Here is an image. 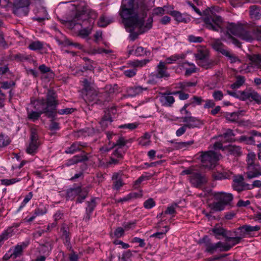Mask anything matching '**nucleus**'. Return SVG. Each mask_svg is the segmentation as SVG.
Returning <instances> with one entry per match:
<instances>
[{
	"label": "nucleus",
	"instance_id": "f257e3e1",
	"mask_svg": "<svg viewBox=\"0 0 261 261\" xmlns=\"http://www.w3.org/2000/svg\"><path fill=\"white\" fill-rule=\"evenodd\" d=\"M138 5V0H123L119 11L125 29L130 32L129 37L132 41L139 35L138 33L133 32L134 30H137L140 34L144 33L151 28L153 21L152 17L145 19L146 13L141 12Z\"/></svg>",
	"mask_w": 261,
	"mask_h": 261
},
{
	"label": "nucleus",
	"instance_id": "f03ea898",
	"mask_svg": "<svg viewBox=\"0 0 261 261\" xmlns=\"http://www.w3.org/2000/svg\"><path fill=\"white\" fill-rule=\"evenodd\" d=\"M57 105L55 93L53 90H49L46 99L36 100L27 108L28 118L34 122L43 113L51 115L50 113L54 112Z\"/></svg>",
	"mask_w": 261,
	"mask_h": 261
},
{
	"label": "nucleus",
	"instance_id": "7ed1b4c3",
	"mask_svg": "<svg viewBox=\"0 0 261 261\" xmlns=\"http://www.w3.org/2000/svg\"><path fill=\"white\" fill-rule=\"evenodd\" d=\"M73 6L75 7L76 11V14L72 19H68L66 23L71 28H73L76 25H86V20H88L90 24L93 23V20L96 17V14L93 10H88L85 8V4L82 2L73 1Z\"/></svg>",
	"mask_w": 261,
	"mask_h": 261
},
{
	"label": "nucleus",
	"instance_id": "20e7f679",
	"mask_svg": "<svg viewBox=\"0 0 261 261\" xmlns=\"http://www.w3.org/2000/svg\"><path fill=\"white\" fill-rule=\"evenodd\" d=\"M222 11L219 7H213L206 9L203 14L205 16L204 22L206 28L215 31H219L224 25L223 19L221 16L217 15L216 13H219Z\"/></svg>",
	"mask_w": 261,
	"mask_h": 261
},
{
	"label": "nucleus",
	"instance_id": "39448f33",
	"mask_svg": "<svg viewBox=\"0 0 261 261\" xmlns=\"http://www.w3.org/2000/svg\"><path fill=\"white\" fill-rule=\"evenodd\" d=\"M223 24V26L219 29L222 39L228 43H232L236 45H239V42L233 36H240L243 30L242 25L234 23H225L224 21Z\"/></svg>",
	"mask_w": 261,
	"mask_h": 261
},
{
	"label": "nucleus",
	"instance_id": "423d86ee",
	"mask_svg": "<svg viewBox=\"0 0 261 261\" xmlns=\"http://www.w3.org/2000/svg\"><path fill=\"white\" fill-rule=\"evenodd\" d=\"M38 1L41 3L42 0H14L12 10L16 15L19 16H26L30 11L29 6L31 3Z\"/></svg>",
	"mask_w": 261,
	"mask_h": 261
},
{
	"label": "nucleus",
	"instance_id": "0eeeda50",
	"mask_svg": "<svg viewBox=\"0 0 261 261\" xmlns=\"http://www.w3.org/2000/svg\"><path fill=\"white\" fill-rule=\"evenodd\" d=\"M220 154L213 151L201 152L199 158L203 167L211 168L220 159Z\"/></svg>",
	"mask_w": 261,
	"mask_h": 261
},
{
	"label": "nucleus",
	"instance_id": "6e6552de",
	"mask_svg": "<svg viewBox=\"0 0 261 261\" xmlns=\"http://www.w3.org/2000/svg\"><path fill=\"white\" fill-rule=\"evenodd\" d=\"M249 64H243L239 68V71L245 73L253 71L255 69H261V55H254L249 56Z\"/></svg>",
	"mask_w": 261,
	"mask_h": 261
},
{
	"label": "nucleus",
	"instance_id": "1a4fd4ad",
	"mask_svg": "<svg viewBox=\"0 0 261 261\" xmlns=\"http://www.w3.org/2000/svg\"><path fill=\"white\" fill-rule=\"evenodd\" d=\"M195 57L198 65L205 69L210 68L214 64L212 60L208 59V51L206 49L198 50Z\"/></svg>",
	"mask_w": 261,
	"mask_h": 261
},
{
	"label": "nucleus",
	"instance_id": "9d476101",
	"mask_svg": "<svg viewBox=\"0 0 261 261\" xmlns=\"http://www.w3.org/2000/svg\"><path fill=\"white\" fill-rule=\"evenodd\" d=\"M201 243L204 244L206 251L208 252L213 253L218 250L222 251L229 250V247H224V243L219 242L217 243H211L207 237H204L201 240Z\"/></svg>",
	"mask_w": 261,
	"mask_h": 261
},
{
	"label": "nucleus",
	"instance_id": "9b49d317",
	"mask_svg": "<svg viewBox=\"0 0 261 261\" xmlns=\"http://www.w3.org/2000/svg\"><path fill=\"white\" fill-rule=\"evenodd\" d=\"M42 1L41 3H39L38 1H37V3H34L36 6H40V8H38L35 12L37 15L34 18V19L39 21L44 19H48L49 18L48 13L45 8L43 6L44 1L42 0Z\"/></svg>",
	"mask_w": 261,
	"mask_h": 261
},
{
	"label": "nucleus",
	"instance_id": "f8f14e48",
	"mask_svg": "<svg viewBox=\"0 0 261 261\" xmlns=\"http://www.w3.org/2000/svg\"><path fill=\"white\" fill-rule=\"evenodd\" d=\"M87 193V190L86 189H82L81 187H78L71 189L68 191V195L69 196L70 195L79 196L77 201L80 203H82L85 198Z\"/></svg>",
	"mask_w": 261,
	"mask_h": 261
},
{
	"label": "nucleus",
	"instance_id": "ddd939ff",
	"mask_svg": "<svg viewBox=\"0 0 261 261\" xmlns=\"http://www.w3.org/2000/svg\"><path fill=\"white\" fill-rule=\"evenodd\" d=\"M261 33V31L259 32ZM241 39L245 40L247 41H252L256 39L258 41H261V36L255 35L254 30L252 31H245L243 29L242 32L239 36Z\"/></svg>",
	"mask_w": 261,
	"mask_h": 261
},
{
	"label": "nucleus",
	"instance_id": "4468645a",
	"mask_svg": "<svg viewBox=\"0 0 261 261\" xmlns=\"http://www.w3.org/2000/svg\"><path fill=\"white\" fill-rule=\"evenodd\" d=\"M247 177L249 179L261 175V168L257 164L247 166Z\"/></svg>",
	"mask_w": 261,
	"mask_h": 261
},
{
	"label": "nucleus",
	"instance_id": "2eb2a0df",
	"mask_svg": "<svg viewBox=\"0 0 261 261\" xmlns=\"http://www.w3.org/2000/svg\"><path fill=\"white\" fill-rule=\"evenodd\" d=\"M153 76L156 78H163L169 76V74L167 71V67L165 63L160 61L157 66L155 72L153 74Z\"/></svg>",
	"mask_w": 261,
	"mask_h": 261
},
{
	"label": "nucleus",
	"instance_id": "dca6fc26",
	"mask_svg": "<svg viewBox=\"0 0 261 261\" xmlns=\"http://www.w3.org/2000/svg\"><path fill=\"white\" fill-rule=\"evenodd\" d=\"M189 180L191 184L195 187H199L206 182L204 177L197 172L192 173V175L190 176Z\"/></svg>",
	"mask_w": 261,
	"mask_h": 261
},
{
	"label": "nucleus",
	"instance_id": "f3484780",
	"mask_svg": "<svg viewBox=\"0 0 261 261\" xmlns=\"http://www.w3.org/2000/svg\"><path fill=\"white\" fill-rule=\"evenodd\" d=\"M182 121L186 123V126L189 128L199 127L203 124L199 119L191 116L184 117Z\"/></svg>",
	"mask_w": 261,
	"mask_h": 261
},
{
	"label": "nucleus",
	"instance_id": "a211bd4d",
	"mask_svg": "<svg viewBox=\"0 0 261 261\" xmlns=\"http://www.w3.org/2000/svg\"><path fill=\"white\" fill-rule=\"evenodd\" d=\"M244 178L241 175L234 176L233 179V188L237 191H241L247 189V185H245L243 182Z\"/></svg>",
	"mask_w": 261,
	"mask_h": 261
},
{
	"label": "nucleus",
	"instance_id": "6ab92c4d",
	"mask_svg": "<svg viewBox=\"0 0 261 261\" xmlns=\"http://www.w3.org/2000/svg\"><path fill=\"white\" fill-rule=\"evenodd\" d=\"M162 105L164 106H171L175 101L174 98L171 94H162L159 97Z\"/></svg>",
	"mask_w": 261,
	"mask_h": 261
},
{
	"label": "nucleus",
	"instance_id": "aec40b11",
	"mask_svg": "<svg viewBox=\"0 0 261 261\" xmlns=\"http://www.w3.org/2000/svg\"><path fill=\"white\" fill-rule=\"evenodd\" d=\"M215 197L221 202H223L225 205L229 203L233 198L232 194L230 193H225L224 192H219L215 194Z\"/></svg>",
	"mask_w": 261,
	"mask_h": 261
},
{
	"label": "nucleus",
	"instance_id": "412c9836",
	"mask_svg": "<svg viewBox=\"0 0 261 261\" xmlns=\"http://www.w3.org/2000/svg\"><path fill=\"white\" fill-rule=\"evenodd\" d=\"M180 67L181 69L185 71V74L186 75H190L192 73L196 72V68L193 63L185 62L180 65Z\"/></svg>",
	"mask_w": 261,
	"mask_h": 261
},
{
	"label": "nucleus",
	"instance_id": "4be33fe9",
	"mask_svg": "<svg viewBox=\"0 0 261 261\" xmlns=\"http://www.w3.org/2000/svg\"><path fill=\"white\" fill-rule=\"evenodd\" d=\"M210 231L214 233L217 239H219L220 236L226 237L227 235L226 230L219 224L216 225Z\"/></svg>",
	"mask_w": 261,
	"mask_h": 261
},
{
	"label": "nucleus",
	"instance_id": "5701e85b",
	"mask_svg": "<svg viewBox=\"0 0 261 261\" xmlns=\"http://www.w3.org/2000/svg\"><path fill=\"white\" fill-rule=\"evenodd\" d=\"M250 91H239L237 92L229 93V94L234 97L240 99V100H246L250 99Z\"/></svg>",
	"mask_w": 261,
	"mask_h": 261
},
{
	"label": "nucleus",
	"instance_id": "b1692460",
	"mask_svg": "<svg viewBox=\"0 0 261 261\" xmlns=\"http://www.w3.org/2000/svg\"><path fill=\"white\" fill-rule=\"evenodd\" d=\"M171 12L170 14L175 19V20L179 22L187 23L190 20V18L188 17H185L184 14H181L178 11H174L172 9Z\"/></svg>",
	"mask_w": 261,
	"mask_h": 261
},
{
	"label": "nucleus",
	"instance_id": "393cba45",
	"mask_svg": "<svg viewBox=\"0 0 261 261\" xmlns=\"http://www.w3.org/2000/svg\"><path fill=\"white\" fill-rule=\"evenodd\" d=\"M173 7L171 6H165L163 7H157L153 9V14L155 15H163L165 14H169L171 12Z\"/></svg>",
	"mask_w": 261,
	"mask_h": 261
},
{
	"label": "nucleus",
	"instance_id": "a878e982",
	"mask_svg": "<svg viewBox=\"0 0 261 261\" xmlns=\"http://www.w3.org/2000/svg\"><path fill=\"white\" fill-rule=\"evenodd\" d=\"M31 138L32 141L27 149V152L29 154H33L35 153L38 146V143L36 140L35 134L32 133Z\"/></svg>",
	"mask_w": 261,
	"mask_h": 261
},
{
	"label": "nucleus",
	"instance_id": "bb28decb",
	"mask_svg": "<svg viewBox=\"0 0 261 261\" xmlns=\"http://www.w3.org/2000/svg\"><path fill=\"white\" fill-rule=\"evenodd\" d=\"M147 88H143L141 86L130 87L127 90V95L128 97H135L142 93L143 90H146Z\"/></svg>",
	"mask_w": 261,
	"mask_h": 261
},
{
	"label": "nucleus",
	"instance_id": "cd10ccee",
	"mask_svg": "<svg viewBox=\"0 0 261 261\" xmlns=\"http://www.w3.org/2000/svg\"><path fill=\"white\" fill-rule=\"evenodd\" d=\"M243 237L242 236L227 238V242L224 243V247H229V250H230L233 246L238 244Z\"/></svg>",
	"mask_w": 261,
	"mask_h": 261
},
{
	"label": "nucleus",
	"instance_id": "c85d7f7f",
	"mask_svg": "<svg viewBox=\"0 0 261 261\" xmlns=\"http://www.w3.org/2000/svg\"><path fill=\"white\" fill-rule=\"evenodd\" d=\"M245 112V111L241 110L236 112L228 113L226 114V118L229 121L234 122L238 120L240 116L243 115Z\"/></svg>",
	"mask_w": 261,
	"mask_h": 261
},
{
	"label": "nucleus",
	"instance_id": "c756f323",
	"mask_svg": "<svg viewBox=\"0 0 261 261\" xmlns=\"http://www.w3.org/2000/svg\"><path fill=\"white\" fill-rule=\"evenodd\" d=\"M260 229V227L255 225V226H250V225H244L242 227H241L239 228V230L241 231L243 233V237L247 233H249L253 231H256Z\"/></svg>",
	"mask_w": 261,
	"mask_h": 261
},
{
	"label": "nucleus",
	"instance_id": "7c9ffc66",
	"mask_svg": "<svg viewBox=\"0 0 261 261\" xmlns=\"http://www.w3.org/2000/svg\"><path fill=\"white\" fill-rule=\"evenodd\" d=\"M250 15L254 19H259L261 17V9L256 6L250 7Z\"/></svg>",
	"mask_w": 261,
	"mask_h": 261
},
{
	"label": "nucleus",
	"instance_id": "2f4dec72",
	"mask_svg": "<svg viewBox=\"0 0 261 261\" xmlns=\"http://www.w3.org/2000/svg\"><path fill=\"white\" fill-rule=\"evenodd\" d=\"M193 144V141H190L187 142H175L173 144V147L176 149L185 150L188 148Z\"/></svg>",
	"mask_w": 261,
	"mask_h": 261
},
{
	"label": "nucleus",
	"instance_id": "473e14b6",
	"mask_svg": "<svg viewBox=\"0 0 261 261\" xmlns=\"http://www.w3.org/2000/svg\"><path fill=\"white\" fill-rule=\"evenodd\" d=\"M225 206L223 202H221L219 200L218 201L214 202L209 205L211 210L215 212L224 210Z\"/></svg>",
	"mask_w": 261,
	"mask_h": 261
},
{
	"label": "nucleus",
	"instance_id": "72a5a7b5",
	"mask_svg": "<svg viewBox=\"0 0 261 261\" xmlns=\"http://www.w3.org/2000/svg\"><path fill=\"white\" fill-rule=\"evenodd\" d=\"M212 46H213V48L215 50L221 53L223 55L224 53V51L227 50V49H226L224 48L223 44L218 39H216L213 41V42L212 43Z\"/></svg>",
	"mask_w": 261,
	"mask_h": 261
},
{
	"label": "nucleus",
	"instance_id": "f704fd0d",
	"mask_svg": "<svg viewBox=\"0 0 261 261\" xmlns=\"http://www.w3.org/2000/svg\"><path fill=\"white\" fill-rule=\"evenodd\" d=\"M13 230L12 228H10L5 230L0 236V246L3 244L5 241L8 240L12 236Z\"/></svg>",
	"mask_w": 261,
	"mask_h": 261
},
{
	"label": "nucleus",
	"instance_id": "c9c22d12",
	"mask_svg": "<svg viewBox=\"0 0 261 261\" xmlns=\"http://www.w3.org/2000/svg\"><path fill=\"white\" fill-rule=\"evenodd\" d=\"M150 138V135L148 133H145L139 139V144L143 146H147L150 145L151 143Z\"/></svg>",
	"mask_w": 261,
	"mask_h": 261
},
{
	"label": "nucleus",
	"instance_id": "e433bc0d",
	"mask_svg": "<svg viewBox=\"0 0 261 261\" xmlns=\"http://www.w3.org/2000/svg\"><path fill=\"white\" fill-rule=\"evenodd\" d=\"M223 55L228 58L231 63L241 62L240 60L237 56L231 54L228 50L224 51Z\"/></svg>",
	"mask_w": 261,
	"mask_h": 261
},
{
	"label": "nucleus",
	"instance_id": "4c0bfd02",
	"mask_svg": "<svg viewBox=\"0 0 261 261\" xmlns=\"http://www.w3.org/2000/svg\"><path fill=\"white\" fill-rule=\"evenodd\" d=\"M112 20L110 19L105 16H102L99 18L97 22V24L100 27H105L110 24Z\"/></svg>",
	"mask_w": 261,
	"mask_h": 261
},
{
	"label": "nucleus",
	"instance_id": "58836bf2",
	"mask_svg": "<svg viewBox=\"0 0 261 261\" xmlns=\"http://www.w3.org/2000/svg\"><path fill=\"white\" fill-rule=\"evenodd\" d=\"M245 82V78L242 76L237 77V80L235 83L231 85V87L233 89H238L242 86Z\"/></svg>",
	"mask_w": 261,
	"mask_h": 261
},
{
	"label": "nucleus",
	"instance_id": "ea45409f",
	"mask_svg": "<svg viewBox=\"0 0 261 261\" xmlns=\"http://www.w3.org/2000/svg\"><path fill=\"white\" fill-rule=\"evenodd\" d=\"M184 57V56L182 55H177L175 54L174 55H172L168 58H167L165 61V64H173L175 63L176 61L179 60V59H181Z\"/></svg>",
	"mask_w": 261,
	"mask_h": 261
},
{
	"label": "nucleus",
	"instance_id": "a19ab883",
	"mask_svg": "<svg viewBox=\"0 0 261 261\" xmlns=\"http://www.w3.org/2000/svg\"><path fill=\"white\" fill-rule=\"evenodd\" d=\"M43 46V44L41 42L39 41H35L31 42L29 45V48L31 50H39L42 48Z\"/></svg>",
	"mask_w": 261,
	"mask_h": 261
},
{
	"label": "nucleus",
	"instance_id": "79ce46f5",
	"mask_svg": "<svg viewBox=\"0 0 261 261\" xmlns=\"http://www.w3.org/2000/svg\"><path fill=\"white\" fill-rule=\"evenodd\" d=\"M23 248L24 247L22 245H17L14 249H12L13 258H15L21 254Z\"/></svg>",
	"mask_w": 261,
	"mask_h": 261
},
{
	"label": "nucleus",
	"instance_id": "37998d69",
	"mask_svg": "<svg viewBox=\"0 0 261 261\" xmlns=\"http://www.w3.org/2000/svg\"><path fill=\"white\" fill-rule=\"evenodd\" d=\"M148 61H149L148 60H136L130 62L129 64L134 67H142L146 65Z\"/></svg>",
	"mask_w": 261,
	"mask_h": 261
},
{
	"label": "nucleus",
	"instance_id": "c03bdc74",
	"mask_svg": "<svg viewBox=\"0 0 261 261\" xmlns=\"http://www.w3.org/2000/svg\"><path fill=\"white\" fill-rule=\"evenodd\" d=\"M250 98L258 104L261 103V95L254 91H250Z\"/></svg>",
	"mask_w": 261,
	"mask_h": 261
},
{
	"label": "nucleus",
	"instance_id": "a18cd8bd",
	"mask_svg": "<svg viewBox=\"0 0 261 261\" xmlns=\"http://www.w3.org/2000/svg\"><path fill=\"white\" fill-rule=\"evenodd\" d=\"M234 135L231 129H228L224 133L223 137L227 142L232 141Z\"/></svg>",
	"mask_w": 261,
	"mask_h": 261
},
{
	"label": "nucleus",
	"instance_id": "49530a36",
	"mask_svg": "<svg viewBox=\"0 0 261 261\" xmlns=\"http://www.w3.org/2000/svg\"><path fill=\"white\" fill-rule=\"evenodd\" d=\"M81 149L79 143H73L68 149L66 150L67 153H74L75 152Z\"/></svg>",
	"mask_w": 261,
	"mask_h": 261
},
{
	"label": "nucleus",
	"instance_id": "de8ad7c7",
	"mask_svg": "<svg viewBox=\"0 0 261 261\" xmlns=\"http://www.w3.org/2000/svg\"><path fill=\"white\" fill-rule=\"evenodd\" d=\"M177 206V205H172L168 206L166 210V211L164 213H162L158 215V217H161L162 215L164 214H169L172 215L175 212V207Z\"/></svg>",
	"mask_w": 261,
	"mask_h": 261
},
{
	"label": "nucleus",
	"instance_id": "09e8293b",
	"mask_svg": "<svg viewBox=\"0 0 261 261\" xmlns=\"http://www.w3.org/2000/svg\"><path fill=\"white\" fill-rule=\"evenodd\" d=\"M255 159V154L253 152H249L247 156L246 162L247 166L251 165L254 164Z\"/></svg>",
	"mask_w": 261,
	"mask_h": 261
},
{
	"label": "nucleus",
	"instance_id": "8fccbe9b",
	"mask_svg": "<svg viewBox=\"0 0 261 261\" xmlns=\"http://www.w3.org/2000/svg\"><path fill=\"white\" fill-rule=\"evenodd\" d=\"M169 229V227L168 226H166L165 227V230H164L162 232H158L156 233H154L151 235L150 237L158 238L159 239H162L165 237L166 233L168 232Z\"/></svg>",
	"mask_w": 261,
	"mask_h": 261
},
{
	"label": "nucleus",
	"instance_id": "3c124183",
	"mask_svg": "<svg viewBox=\"0 0 261 261\" xmlns=\"http://www.w3.org/2000/svg\"><path fill=\"white\" fill-rule=\"evenodd\" d=\"M228 150L231 154L234 155H239L241 153V148L237 146H230Z\"/></svg>",
	"mask_w": 261,
	"mask_h": 261
},
{
	"label": "nucleus",
	"instance_id": "603ef678",
	"mask_svg": "<svg viewBox=\"0 0 261 261\" xmlns=\"http://www.w3.org/2000/svg\"><path fill=\"white\" fill-rule=\"evenodd\" d=\"M155 205V202L152 198H149L145 200L143 206L146 209H150Z\"/></svg>",
	"mask_w": 261,
	"mask_h": 261
},
{
	"label": "nucleus",
	"instance_id": "864d4df0",
	"mask_svg": "<svg viewBox=\"0 0 261 261\" xmlns=\"http://www.w3.org/2000/svg\"><path fill=\"white\" fill-rule=\"evenodd\" d=\"M39 69L42 73H48L50 77H53L54 76V73L49 67L46 66L45 65L42 64L40 65L39 67Z\"/></svg>",
	"mask_w": 261,
	"mask_h": 261
},
{
	"label": "nucleus",
	"instance_id": "5fc2aeb1",
	"mask_svg": "<svg viewBox=\"0 0 261 261\" xmlns=\"http://www.w3.org/2000/svg\"><path fill=\"white\" fill-rule=\"evenodd\" d=\"M138 123L137 122L125 124L123 125H121L119 126V128H127L130 130H133L137 127L138 126Z\"/></svg>",
	"mask_w": 261,
	"mask_h": 261
},
{
	"label": "nucleus",
	"instance_id": "6e6d98bb",
	"mask_svg": "<svg viewBox=\"0 0 261 261\" xmlns=\"http://www.w3.org/2000/svg\"><path fill=\"white\" fill-rule=\"evenodd\" d=\"M9 143L10 141L7 136L0 133V147L7 146Z\"/></svg>",
	"mask_w": 261,
	"mask_h": 261
},
{
	"label": "nucleus",
	"instance_id": "4d7b16f0",
	"mask_svg": "<svg viewBox=\"0 0 261 261\" xmlns=\"http://www.w3.org/2000/svg\"><path fill=\"white\" fill-rule=\"evenodd\" d=\"M230 172L218 173L215 175V178L217 179H227L230 177Z\"/></svg>",
	"mask_w": 261,
	"mask_h": 261
},
{
	"label": "nucleus",
	"instance_id": "13d9d810",
	"mask_svg": "<svg viewBox=\"0 0 261 261\" xmlns=\"http://www.w3.org/2000/svg\"><path fill=\"white\" fill-rule=\"evenodd\" d=\"M134 54L137 56H142L147 55L146 50L141 46L137 47L135 49Z\"/></svg>",
	"mask_w": 261,
	"mask_h": 261
},
{
	"label": "nucleus",
	"instance_id": "bf43d9fd",
	"mask_svg": "<svg viewBox=\"0 0 261 261\" xmlns=\"http://www.w3.org/2000/svg\"><path fill=\"white\" fill-rule=\"evenodd\" d=\"M83 86L84 87V90L87 92L86 95H88V94H90L91 93H92L93 94V93L91 92V87L90 84L89 83L88 80L85 79L83 81Z\"/></svg>",
	"mask_w": 261,
	"mask_h": 261
},
{
	"label": "nucleus",
	"instance_id": "052dcab7",
	"mask_svg": "<svg viewBox=\"0 0 261 261\" xmlns=\"http://www.w3.org/2000/svg\"><path fill=\"white\" fill-rule=\"evenodd\" d=\"M248 2H249V0H231L230 1V4L231 5L234 7H240L242 4L247 3Z\"/></svg>",
	"mask_w": 261,
	"mask_h": 261
},
{
	"label": "nucleus",
	"instance_id": "680f3d73",
	"mask_svg": "<svg viewBox=\"0 0 261 261\" xmlns=\"http://www.w3.org/2000/svg\"><path fill=\"white\" fill-rule=\"evenodd\" d=\"M33 196V194L32 192H30L28 195H27L23 201L22 202L21 205L20 206L19 209H21L31 199Z\"/></svg>",
	"mask_w": 261,
	"mask_h": 261
},
{
	"label": "nucleus",
	"instance_id": "e2e57ef3",
	"mask_svg": "<svg viewBox=\"0 0 261 261\" xmlns=\"http://www.w3.org/2000/svg\"><path fill=\"white\" fill-rule=\"evenodd\" d=\"M213 96L216 100H221L223 97V94L221 91H215L213 93Z\"/></svg>",
	"mask_w": 261,
	"mask_h": 261
},
{
	"label": "nucleus",
	"instance_id": "0e129e2a",
	"mask_svg": "<svg viewBox=\"0 0 261 261\" xmlns=\"http://www.w3.org/2000/svg\"><path fill=\"white\" fill-rule=\"evenodd\" d=\"M34 212L36 213V215H37L38 216H41V215H43L47 213V209L45 207H40L36 208L34 210Z\"/></svg>",
	"mask_w": 261,
	"mask_h": 261
},
{
	"label": "nucleus",
	"instance_id": "69168bd1",
	"mask_svg": "<svg viewBox=\"0 0 261 261\" xmlns=\"http://www.w3.org/2000/svg\"><path fill=\"white\" fill-rule=\"evenodd\" d=\"M14 85L13 82H5L0 83V88L8 89L11 88L13 85Z\"/></svg>",
	"mask_w": 261,
	"mask_h": 261
},
{
	"label": "nucleus",
	"instance_id": "338daca9",
	"mask_svg": "<svg viewBox=\"0 0 261 261\" xmlns=\"http://www.w3.org/2000/svg\"><path fill=\"white\" fill-rule=\"evenodd\" d=\"M19 181L18 179H16L15 178L11 179H2L1 183L2 185L9 186L13 184L16 183V182Z\"/></svg>",
	"mask_w": 261,
	"mask_h": 261
},
{
	"label": "nucleus",
	"instance_id": "774afa93",
	"mask_svg": "<svg viewBox=\"0 0 261 261\" xmlns=\"http://www.w3.org/2000/svg\"><path fill=\"white\" fill-rule=\"evenodd\" d=\"M91 29H84L80 31V35L83 38L87 37L91 33Z\"/></svg>",
	"mask_w": 261,
	"mask_h": 261
}]
</instances>
